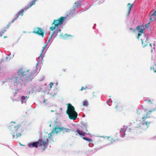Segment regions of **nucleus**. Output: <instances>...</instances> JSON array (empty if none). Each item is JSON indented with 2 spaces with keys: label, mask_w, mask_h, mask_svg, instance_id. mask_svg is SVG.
Here are the masks:
<instances>
[{
  "label": "nucleus",
  "mask_w": 156,
  "mask_h": 156,
  "mask_svg": "<svg viewBox=\"0 0 156 156\" xmlns=\"http://www.w3.org/2000/svg\"><path fill=\"white\" fill-rule=\"evenodd\" d=\"M108 138L109 139L108 140L110 142L113 143L115 141V138L113 137L109 136L108 137Z\"/></svg>",
  "instance_id": "412c9836"
},
{
  "label": "nucleus",
  "mask_w": 156,
  "mask_h": 156,
  "mask_svg": "<svg viewBox=\"0 0 156 156\" xmlns=\"http://www.w3.org/2000/svg\"><path fill=\"white\" fill-rule=\"evenodd\" d=\"M85 129H85L86 131V132H88V130H87V125H85Z\"/></svg>",
  "instance_id": "c85d7f7f"
},
{
  "label": "nucleus",
  "mask_w": 156,
  "mask_h": 156,
  "mask_svg": "<svg viewBox=\"0 0 156 156\" xmlns=\"http://www.w3.org/2000/svg\"><path fill=\"white\" fill-rule=\"evenodd\" d=\"M48 34H49V35H50V33H49Z\"/></svg>",
  "instance_id": "37998d69"
},
{
  "label": "nucleus",
  "mask_w": 156,
  "mask_h": 156,
  "mask_svg": "<svg viewBox=\"0 0 156 156\" xmlns=\"http://www.w3.org/2000/svg\"><path fill=\"white\" fill-rule=\"evenodd\" d=\"M148 101L149 102H151V100H149Z\"/></svg>",
  "instance_id": "4c0bfd02"
},
{
  "label": "nucleus",
  "mask_w": 156,
  "mask_h": 156,
  "mask_svg": "<svg viewBox=\"0 0 156 156\" xmlns=\"http://www.w3.org/2000/svg\"><path fill=\"white\" fill-rule=\"evenodd\" d=\"M136 29L138 30V31L140 32L139 33L138 36L137 37V39H139L141 35V34L144 33V29L143 28L142 26L140 27V26H138L136 27Z\"/></svg>",
  "instance_id": "ddd939ff"
},
{
  "label": "nucleus",
  "mask_w": 156,
  "mask_h": 156,
  "mask_svg": "<svg viewBox=\"0 0 156 156\" xmlns=\"http://www.w3.org/2000/svg\"><path fill=\"white\" fill-rule=\"evenodd\" d=\"M13 83L15 84H20L22 82L24 81V79L22 78L20 75H19L17 77H13L12 78Z\"/></svg>",
  "instance_id": "0eeeda50"
},
{
  "label": "nucleus",
  "mask_w": 156,
  "mask_h": 156,
  "mask_svg": "<svg viewBox=\"0 0 156 156\" xmlns=\"http://www.w3.org/2000/svg\"><path fill=\"white\" fill-rule=\"evenodd\" d=\"M37 0H32L31 2H30L29 3V6L27 8V9H29L30 8L31 6L34 4L35 2L37 1Z\"/></svg>",
  "instance_id": "aec40b11"
},
{
  "label": "nucleus",
  "mask_w": 156,
  "mask_h": 156,
  "mask_svg": "<svg viewBox=\"0 0 156 156\" xmlns=\"http://www.w3.org/2000/svg\"><path fill=\"white\" fill-rule=\"evenodd\" d=\"M27 98V97H25L24 96H23L21 97V102L22 103L23 102H26L25 101H24L25 99V98Z\"/></svg>",
  "instance_id": "b1692460"
},
{
  "label": "nucleus",
  "mask_w": 156,
  "mask_h": 156,
  "mask_svg": "<svg viewBox=\"0 0 156 156\" xmlns=\"http://www.w3.org/2000/svg\"><path fill=\"white\" fill-rule=\"evenodd\" d=\"M110 101V100L108 101L107 103H108V102H109Z\"/></svg>",
  "instance_id": "58836bf2"
},
{
  "label": "nucleus",
  "mask_w": 156,
  "mask_h": 156,
  "mask_svg": "<svg viewBox=\"0 0 156 156\" xmlns=\"http://www.w3.org/2000/svg\"><path fill=\"white\" fill-rule=\"evenodd\" d=\"M34 31L32 32L33 33H35L43 37L44 36V31L43 29L40 27H37L34 28Z\"/></svg>",
  "instance_id": "1a4fd4ad"
},
{
  "label": "nucleus",
  "mask_w": 156,
  "mask_h": 156,
  "mask_svg": "<svg viewBox=\"0 0 156 156\" xmlns=\"http://www.w3.org/2000/svg\"><path fill=\"white\" fill-rule=\"evenodd\" d=\"M11 23H11V22L9 23L7 25L6 28H5V29H6V28H9V26H10L11 24Z\"/></svg>",
  "instance_id": "bb28decb"
},
{
  "label": "nucleus",
  "mask_w": 156,
  "mask_h": 156,
  "mask_svg": "<svg viewBox=\"0 0 156 156\" xmlns=\"http://www.w3.org/2000/svg\"><path fill=\"white\" fill-rule=\"evenodd\" d=\"M46 135L44 136L42 139H40L37 141L28 144V147L30 148L34 147L37 148L38 146H43L44 148L45 149L48 142V139L47 137L48 138L51 136L50 134H47Z\"/></svg>",
  "instance_id": "20e7f679"
},
{
  "label": "nucleus",
  "mask_w": 156,
  "mask_h": 156,
  "mask_svg": "<svg viewBox=\"0 0 156 156\" xmlns=\"http://www.w3.org/2000/svg\"><path fill=\"white\" fill-rule=\"evenodd\" d=\"M8 128L11 131V134L12 135L13 139H17L20 137L23 131V129L21 125L17 124L15 122H11Z\"/></svg>",
  "instance_id": "f03ea898"
},
{
  "label": "nucleus",
  "mask_w": 156,
  "mask_h": 156,
  "mask_svg": "<svg viewBox=\"0 0 156 156\" xmlns=\"http://www.w3.org/2000/svg\"><path fill=\"white\" fill-rule=\"evenodd\" d=\"M156 18H153V19H154V20H155Z\"/></svg>",
  "instance_id": "79ce46f5"
},
{
  "label": "nucleus",
  "mask_w": 156,
  "mask_h": 156,
  "mask_svg": "<svg viewBox=\"0 0 156 156\" xmlns=\"http://www.w3.org/2000/svg\"><path fill=\"white\" fill-rule=\"evenodd\" d=\"M133 4H131L130 3H128L127 5V6L128 8V11L127 14V16H128L130 12L131 9L133 7Z\"/></svg>",
  "instance_id": "2eb2a0df"
},
{
  "label": "nucleus",
  "mask_w": 156,
  "mask_h": 156,
  "mask_svg": "<svg viewBox=\"0 0 156 156\" xmlns=\"http://www.w3.org/2000/svg\"><path fill=\"white\" fill-rule=\"evenodd\" d=\"M46 44L44 45V46L43 47L42 49V52L41 53L40 56L39 57L38 59V62L37 64H39L40 62L41 64L43 62V57L42 56L43 52L44 50V49L46 48Z\"/></svg>",
  "instance_id": "f8f14e48"
},
{
  "label": "nucleus",
  "mask_w": 156,
  "mask_h": 156,
  "mask_svg": "<svg viewBox=\"0 0 156 156\" xmlns=\"http://www.w3.org/2000/svg\"><path fill=\"white\" fill-rule=\"evenodd\" d=\"M120 131H125V130H124L123 129H122V128H121V129H120Z\"/></svg>",
  "instance_id": "2f4dec72"
},
{
  "label": "nucleus",
  "mask_w": 156,
  "mask_h": 156,
  "mask_svg": "<svg viewBox=\"0 0 156 156\" xmlns=\"http://www.w3.org/2000/svg\"><path fill=\"white\" fill-rule=\"evenodd\" d=\"M82 105L84 107H87L89 105V103L87 100H84L82 101Z\"/></svg>",
  "instance_id": "a211bd4d"
},
{
  "label": "nucleus",
  "mask_w": 156,
  "mask_h": 156,
  "mask_svg": "<svg viewBox=\"0 0 156 156\" xmlns=\"http://www.w3.org/2000/svg\"><path fill=\"white\" fill-rule=\"evenodd\" d=\"M150 22H151V21L153 20V19L151 17L150 18Z\"/></svg>",
  "instance_id": "7c9ffc66"
},
{
  "label": "nucleus",
  "mask_w": 156,
  "mask_h": 156,
  "mask_svg": "<svg viewBox=\"0 0 156 156\" xmlns=\"http://www.w3.org/2000/svg\"><path fill=\"white\" fill-rule=\"evenodd\" d=\"M129 29L130 30H133V32H135L136 31V30H133V29L132 28H130Z\"/></svg>",
  "instance_id": "c756f323"
},
{
  "label": "nucleus",
  "mask_w": 156,
  "mask_h": 156,
  "mask_svg": "<svg viewBox=\"0 0 156 156\" xmlns=\"http://www.w3.org/2000/svg\"><path fill=\"white\" fill-rule=\"evenodd\" d=\"M62 127H58L57 126H56L55 127V128L53 129L52 131V132L51 133H46L45 135V136H47V134H50L51 135V136H50L49 137H47V138L48 139V140H52V136L53 135V134L54 133V132H55L56 133H58V132L60 131H62Z\"/></svg>",
  "instance_id": "6e6552de"
},
{
  "label": "nucleus",
  "mask_w": 156,
  "mask_h": 156,
  "mask_svg": "<svg viewBox=\"0 0 156 156\" xmlns=\"http://www.w3.org/2000/svg\"><path fill=\"white\" fill-rule=\"evenodd\" d=\"M54 83H50L49 84L50 86V88L51 89L52 88V86L53 85Z\"/></svg>",
  "instance_id": "cd10ccee"
},
{
  "label": "nucleus",
  "mask_w": 156,
  "mask_h": 156,
  "mask_svg": "<svg viewBox=\"0 0 156 156\" xmlns=\"http://www.w3.org/2000/svg\"><path fill=\"white\" fill-rule=\"evenodd\" d=\"M137 114L138 115V117H140L141 116H144V112L140 110H137Z\"/></svg>",
  "instance_id": "dca6fc26"
},
{
  "label": "nucleus",
  "mask_w": 156,
  "mask_h": 156,
  "mask_svg": "<svg viewBox=\"0 0 156 156\" xmlns=\"http://www.w3.org/2000/svg\"><path fill=\"white\" fill-rule=\"evenodd\" d=\"M83 140L87 141L88 142H92V139L90 138H89L87 137H83Z\"/></svg>",
  "instance_id": "4be33fe9"
},
{
  "label": "nucleus",
  "mask_w": 156,
  "mask_h": 156,
  "mask_svg": "<svg viewBox=\"0 0 156 156\" xmlns=\"http://www.w3.org/2000/svg\"><path fill=\"white\" fill-rule=\"evenodd\" d=\"M143 38L141 39V41L142 42V45L143 47H144L147 46L148 43H149L148 40L147 39V37L146 35H144Z\"/></svg>",
  "instance_id": "9b49d317"
},
{
  "label": "nucleus",
  "mask_w": 156,
  "mask_h": 156,
  "mask_svg": "<svg viewBox=\"0 0 156 156\" xmlns=\"http://www.w3.org/2000/svg\"><path fill=\"white\" fill-rule=\"evenodd\" d=\"M66 113L70 119L75 120L77 118L78 114L75 111L74 107L70 104H67Z\"/></svg>",
  "instance_id": "39448f33"
},
{
  "label": "nucleus",
  "mask_w": 156,
  "mask_h": 156,
  "mask_svg": "<svg viewBox=\"0 0 156 156\" xmlns=\"http://www.w3.org/2000/svg\"><path fill=\"white\" fill-rule=\"evenodd\" d=\"M18 73L19 75H20L21 77L24 79V81L27 82L31 81L33 79L36 72L35 71L30 72L29 70L22 69L19 71Z\"/></svg>",
  "instance_id": "7ed1b4c3"
},
{
  "label": "nucleus",
  "mask_w": 156,
  "mask_h": 156,
  "mask_svg": "<svg viewBox=\"0 0 156 156\" xmlns=\"http://www.w3.org/2000/svg\"><path fill=\"white\" fill-rule=\"evenodd\" d=\"M155 110V109L149 110L146 113V115L142 117V121L137 119L133 122V124L131 123V126H127L126 127L130 130H132L133 128H135L137 132L142 133L149 127L151 123L150 122L145 121V120L147 119L150 117L151 115Z\"/></svg>",
  "instance_id": "f257e3e1"
},
{
  "label": "nucleus",
  "mask_w": 156,
  "mask_h": 156,
  "mask_svg": "<svg viewBox=\"0 0 156 156\" xmlns=\"http://www.w3.org/2000/svg\"><path fill=\"white\" fill-rule=\"evenodd\" d=\"M1 36H2V34H1Z\"/></svg>",
  "instance_id": "c03bdc74"
},
{
  "label": "nucleus",
  "mask_w": 156,
  "mask_h": 156,
  "mask_svg": "<svg viewBox=\"0 0 156 156\" xmlns=\"http://www.w3.org/2000/svg\"><path fill=\"white\" fill-rule=\"evenodd\" d=\"M151 69L153 70L154 73H156V65L154 64L151 67Z\"/></svg>",
  "instance_id": "5701e85b"
},
{
  "label": "nucleus",
  "mask_w": 156,
  "mask_h": 156,
  "mask_svg": "<svg viewBox=\"0 0 156 156\" xmlns=\"http://www.w3.org/2000/svg\"><path fill=\"white\" fill-rule=\"evenodd\" d=\"M62 131L63 133H65L66 132H69L70 131H72L71 129H68L67 128H63L62 127Z\"/></svg>",
  "instance_id": "6ab92c4d"
},
{
  "label": "nucleus",
  "mask_w": 156,
  "mask_h": 156,
  "mask_svg": "<svg viewBox=\"0 0 156 156\" xmlns=\"http://www.w3.org/2000/svg\"><path fill=\"white\" fill-rule=\"evenodd\" d=\"M87 88V87H82L81 89H80V91H82L83 90H86Z\"/></svg>",
  "instance_id": "a878e982"
},
{
  "label": "nucleus",
  "mask_w": 156,
  "mask_h": 156,
  "mask_svg": "<svg viewBox=\"0 0 156 156\" xmlns=\"http://www.w3.org/2000/svg\"><path fill=\"white\" fill-rule=\"evenodd\" d=\"M149 45H150V46L151 47L152 46H151V44L150 43L149 44Z\"/></svg>",
  "instance_id": "f704fd0d"
},
{
  "label": "nucleus",
  "mask_w": 156,
  "mask_h": 156,
  "mask_svg": "<svg viewBox=\"0 0 156 156\" xmlns=\"http://www.w3.org/2000/svg\"><path fill=\"white\" fill-rule=\"evenodd\" d=\"M51 112H54V111H53V110H51Z\"/></svg>",
  "instance_id": "ea45409f"
},
{
  "label": "nucleus",
  "mask_w": 156,
  "mask_h": 156,
  "mask_svg": "<svg viewBox=\"0 0 156 156\" xmlns=\"http://www.w3.org/2000/svg\"><path fill=\"white\" fill-rule=\"evenodd\" d=\"M61 31V29H59L58 30V31L60 32V31Z\"/></svg>",
  "instance_id": "c9c22d12"
},
{
  "label": "nucleus",
  "mask_w": 156,
  "mask_h": 156,
  "mask_svg": "<svg viewBox=\"0 0 156 156\" xmlns=\"http://www.w3.org/2000/svg\"><path fill=\"white\" fill-rule=\"evenodd\" d=\"M6 31V30H5V29H4V30H3V32H2V34H4V32H5Z\"/></svg>",
  "instance_id": "473e14b6"
},
{
  "label": "nucleus",
  "mask_w": 156,
  "mask_h": 156,
  "mask_svg": "<svg viewBox=\"0 0 156 156\" xmlns=\"http://www.w3.org/2000/svg\"><path fill=\"white\" fill-rule=\"evenodd\" d=\"M7 37L6 36H5L4 37V38H5Z\"/></svg>",
  "instance_id": "e433bc0d"
},
{
  "label": "nucleus",
  "mask_w": 156,
  "mask_h": 156,
  "mask_svg": "<svg viewBox=\"0 0 156 156\" xmlns=\"http://www.w3.org/2000/svg\"><path fill=\"white\" fill-rule=\"evenodd\" d=\"M123 105L120 102H117L116 106L115 107L116 108H118L120 110H123Z\"/></svg>",
  "instance_id": "4468645a"
},
{
  "label": "nucleus",
  "mask_w": 156,
  "mask_h": 156,
  "mask_svg": "<svg viewBox=\"0 0 156 156\" xmlns=\"http://www.w3.org/2000/svg\"><path fill=\"white\" fill-rule=\"evenodd\" d=\"M66 18L65 17L61 16L58 20H54L53 23L52 24V27L50 28L51 31H52L58 28V26L62 24L64 20Z\"/></svg>",
  "instance_id": "423d86ee"
},
{
  "label": "nucleus",
  "mask_w": 156,
  "mask_h": 156,
  "mask_svg": "<svg viewBox=\"0 0 156 156\" xmlns=\"http://www.w3.org/2000/svg\"><path fill=\"white\" fill-rule=\"evenodd\" d=\"M28 9L26 7L25 8L22 10L21 11L19 12L16 15L15 18L12 20L11 23H13L20 16H22L23 15V13Z\"/></svg>",
  "instance_id": "9d476101"
},
{
  "label": "nucleus",
  "mask_w": 156,
  "mask_h": 156,
  "mask_svg": "<svg viewBox=\"0 0 156 156\" xmlns=\"http://www.w3.org/2000/svg\"><path fill=\"white\" fill-rule=\"evenodd\" d=\"M55 31H53V32L51 34V36L49 38V39L48 40V41H51V39L53 35V34H54V33H55Z\"/></svg>",
  "instance_id": "393cba45"
},
{
  "label": "nucleus",
  "mask_w": 156,
  "mask_h": 156,
  "mask_svg": "<svg viewBox=\"0 0 156 156\" xmlns=\"http://www.w3.org/2000/svg\"><path fill=\"white\" fill-rule=\"evenodd\" d=\"M150 22H149V23H148V24H147L145 25V26L146 27H147V25L148 24H150Z\"/></svg>",
  "instance_id": "72a5a7b5"
},
{
  "label": "nucleus",
  "mask_w": 156,
  "mask_h": 156,
  "mask_svg": "<svg viewBox=\"0 0 156 156\" xmlns=\"http://www.w3.org/2000/svg\"><path fill=\"white\" fill-rule=\"evenodd\" d=\"M76 132L80 136H84L85 135V133L83 132L82 131L80 130L77 129H76Z\"/></svg>",
  "instance_id": "f3484780"
},
{
  "label": "nucleus",
  "mask_w": 156,
  "mask_h": 156,
  "mask_svg": "<svg viewBox=\"0 0 156 156\" xmlns=\"http://www.w3.org/2000/svg\"><path fill=\"white\" fill-rule=\"evenodd\" d=\"M60 36H63V34H62L61 35H60Z\"/></svg>",
  "instance_id": "a19ab883"
}]
</instances>
